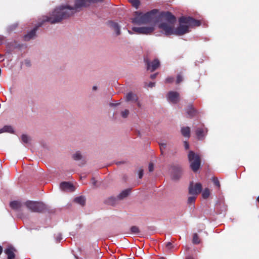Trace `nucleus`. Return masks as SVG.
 <instances>
[{
  "label": "nucleus",
  "instance_id": "49",
  "mask_svg": "<svg viewBox=\"0 0 259 259\" xmlns=\"http://www.w3.org/2000/svg\"><path fill=\"white\" fill-rule=\"evenodd\" d=\"M257 201L259 203V196L257 198Z\"/></svg>",
  "mask_w": 259,
  "mask_h": 259
},
{
  "label": "nucleus",
  "instance_id": "20",
  "mask_svg": "<svg viewBox=\"0 0 259 259\" xmlns=\"http://www.w3.org/2000/svg\"><path fill=\"white\" fill-rule=\"evenodd\" d=\"M74 202L81 205H84L85 202V198L82 196L76 197L74 200Z\"/></svg>",
  "mask_w": 259,
  "mask_h": 259
},
{
  "label": "nucleus",
  "instance_id": "51",
  "mask_svg": "<svg viewBox=\"0 0 259 259\" xmlns=\"http://www.w3.org/2000/svg\"><path fill=\"white\" fill-rule=\"evenodd\" d=\"M187 259H193V258L192 257H188Z\"/></svg>",
  "mask_w": 259,
  "mask_h": 259
},
{
  "label": "nucleus",
  "instance_id": "26",
  "mask_svg": "<svg viewBox=\"0 0 259 259\" xmlns=\"http://www.w3.org/2000/svg\"><path fill=\"white\" fill-rule=\"evenodd\" d=\"M192 242L194 244H199L200 243V239L196 233L193 234Z\"/></svg>",
  "mask_w": 259,
  "mask_h": 259
},
{
  "label": "nucleus",
  "instance_id": "32",
  "mask_svg": "<svg viewBox=\"0 0 259 259\" xmlns=\"http://www.w3.org/2000/svg\"><path fill=\"white\" fill-rule=\"evenodd\" d=\"M195 199H196V196H190L188 198V201L189 203H192L195 201Z\"/></svg>",
  "mask_w": 259,
  "mask_h": 259
},
{
  "label": "nucleus",
  "instance_id": "13",
  "mask_svg": "<svg viewBox=\"0 0 259 259\" xmlns=\"http://www.w3.org/2000/svg\"><path fill=\"white\" fill-rule=\"evenodd\" d=\"M125 100L127 102L135 103L138 101V97L136 94L130 92L126 94Z\"/></svg>",
  "mask_w": 259,
  "mask_h": 259
},
{
  "label": "nucleus",
  "instance_id": "39",
  "mask_svg": "<svg viewBox=\"0 0 259 259\" xmlns=\"http://www.w3.org/2000/svg\"><path fill=\"white\" fill-rule=\"evenodd\" d=\"M155 82H150L148 84V87H149L150 88H152L155 86Z\"/></svg>",
  "mask_w": 259,
  "mask_h": 259
},
{
  "label": "nucleus",
  "instance_id": "46",
  "mask_svg": "<svg viewBox=\"0 0 259 259\" xmlns=\"http://www.w3.org/2000/svg\"><path fill=\"white\" fill-rule=\"evenodd\" d=\"M97 89V87L96 86H94L93 87V90L96 91Z\"/></svg>",
  "mask_w": 259,
  "mask_h": 259
},
{
  "label": "nucleus",
  "instance_id": "34",
  "mask_svg": "<svg viewBox=\"0 0 259 259\" xmlns=\"http://www.w3.org/2000/svg\"><path fill=\"white\" fill-rule=\"evenodd\" d=\"M166 147V144L165 143H160V150L162 153H163V150L165 149Z\"/></svg>",
  "mask_w": 259,
  "mask_h": 259
},
{
  "label": "nucleus",
  "instance_id": "18",
  "mask_svg": "<svg viewBox=\"0 0 259 259\" xmlns=\"http://www.w3.org/2000/svg\"><path fill=\"white\" fill-rule=\"evenodd\" d=\"M8 132L10 133H13V129L10 125H5L3 128L0 129V134Z\"/></svg>",
  "mask_w": 259,
  "mask_h": 259
},
{
  "label": "nucleus",
  "instance_id": "42",
  "mask_svg": "<svg viewBox=\"0 0 259 259\" xmlns=\"http://www.w3.org/2000/svg\"><path fill=\"white\" fill-rule=\"evenodd\" d=\"M4 39V38L3 36H0V45H1L3 43Z\"/></svg>",
  "mask_w": 259,
  "mask_h": 259
},
{
  "label": "nucleus",
  "instance_id": "6",
  "mask_svg": "<svg viewBox=\"0 0 259 259\" xmlns=\"http://www.w3.org/2000/svg\"><path fill=\"white\" fill-rule=\"evenodd\" d=\"M132 30L138 34H150L154 30V26L149 27H134Z\"/></svg>",
  "mask_w": 259,
  "mask_h": 259
},
{
  "label": "nucleus",
  "instance_id": "1",
  "mask_svg": "<svg viewBox=\"0 0 259 259\" xmlns=\"http://www.w3.org/2000/svg\"><path fill=\"white\" fill-rule=\"evenodd\" d=\"M102 0H75L74 7L61 6L56 8L49 16H43L41 22H39L33 29L24 36L26 41L33 39L35 36L36 31L45 22H49L51 24L57 23L62 20L66 19L73 15L76 11L82 7L89 6L92 3L101 2Z\"/></svg>",
  "mask_w": 259,
  "mask_h": 259
},
{
  "label": "nucleus",
  "instance_id": "44",
  "mask_svg": "<svg viewBox=\"0 0 259 259\" xmlns=\"http://www.w3.org/2000/svg\"><path fill=\"white\" fill-rule=\"evenodd\" d=\"M92 183L94 186L96 185V181L94 178H93L92 180Z\"/></svg>",
  "mask_w": 259,
  "mask_h": 259
},
{
  "label": "nucleus",
  "instance_id": "21",
  "mask_svg": "<svg viewBox=\"0 0 259 259\" xmlns=\"http://www.w3.org/2000/svg\"><path fill=\"white\" fill-rule=\"evenodd\" d=\"M187 112L190 117H193L195 115L196 111L194 108L191 106L188 107Z\"/></svg>",
  "mask_w": 259,
  "mask_h": 259
},
{
  "label": "nucleus",
  "instance_id": "48",
  "mask_svg": "<svg viewBox=\"0 0 259 259\" xmlns=\"http://www.w3.org/2000/svg\"><path fill=\"white\" fill-rule=\"evenodd\" d=\"M26 63L27 64V65H29V62H27V61H26Z\"/></svg>",
  "mask_w": 259,
  "mask_h": 259
},
{
  "label": "nucleus",
  "instance_id": "9",
  "mask_svg": "<svg viewBox=\"0 0 259 259\" xmlns=\"http://www.w3.org/2000/svg\"><path fill=\"white\" fill-rule=\"evenodd\" d=\"M5 253L7 255V259H15L17 250L12 246H9L4 250Z\"/></svg>",
  "mask_w": 259,
  "mask_h": 259
},
{
  "label": "nucleus",
  "instance_id": "10",
  "mask_svg": "<svg viewBox=\"0 0 259 259\" xmlns=\"http://www.w3.org/2000/svg\"><path fill=\"white\" fill-rule=\"evenodd\" d=\"M207 132V129L202 125L197 127L195 131L197 138L198 140H203L206 136Z\"/></svg>",
  "mask_w": 259,
  "mask_h": 259
},
{
  "label": "nucleus",
  "instance_id": "23",
  "mask_svg": "<svg viewBox=\"0 0 259 259\" xmlns=\"http://www.w3.org/2000/svg\"><path fill=\"white\" fill-rule=\"evenodd\" d=\"M130 230L131 233L134 234H138L140 232L139 227L135 226H132Z\"/></svg>",
  "mask_w": 259,
  "mask_h": 259
},
{
  "label": "nucleus",
  "instance_id": "47",
  "mask_svg": "<svg viewBox=\"0 0 259 259\" xmlns=\"http://www.w3.org/2000/svg\"><path fill=\"white\" fill-rule=\"evenodd\" d=\"M119 104V103H117V104H112V105H114V106H116V105H118Z\"/></svg>",
  "mask_w": 259,
  "mask_h": 259
},
{
  "label": "nucleus",
  "instance_id": "29",
  "mask_svg": "<svg viewBox=\"0 0 259 259\" xmlns=\"http://www.w3.org/2000/svg\"><path fill=\"white\" fill-rule=\"evenodd\" d=\"M183 76H182V75L178 74L177 77L176 83L177 84H179L180 82H181L183 81Z\"/></svg>",
  "mask_w": 259,
  "mask_h": 259
},
{
  "label": "nucleus",
  "instance_id": "45",
  "mask_svg": "<svg viewBox=\"0 0 259 259\" xmlns=\"http://www.w3.org/2000/svg\"><path fill=\"white\" fill-rule=\"evenodd\" d=\"M3 252V248L0 245V255L2 254Z\"/></svg>",
  "mask_w": 259,
  "mask_h": 259
},
{
  "label": "nucleus",
  "instance_id": "22",
  "mask_svg": "<svg viewBox=\"0 0 259 259\" xmlns=\"http://www.w3.org/2000/svg\"><path fill=\"white\" fill-rule=\"evenodd\" d=\"M82 155L80 152L77 151L74 154H73L72 157L75 160H79L82 158Z\"/></svg>",
  "mask_w": 259,
  "mask_h": 259
},
{
  "label": "nucleus",
  "instance_id": "4",
  "mask_svg": "<svg viewBox=\"0 0 259 259\" xmlns=\"http://www.w3.org/2000/svg\"><path fill=\"white\" fill-rule=\"evenodd\" d=\"M188 159L192 170L194 172L197 171L199 169L201 164L200 156L193 151H190L188 154Z\"/></svg>",
  "mask_w": 259,
  "mask_h": 259
},
{
  "label": "nucleus",
  "instance_id": "33",
  "mask_svg": "<svg viewBox=\"0 0 259 259\" xmlns=\"http://www.w3.org/2000/svg\"><path fill=\"white\" fill-rule=\"evenodd\" d=\"M165 247L167 249H170L172 247V243L170 242H167L165 244Z\"/></svg>",
  "mask_w": 259,
  "mask_h": 259
},
{
  "label": "nucleus",
  "instance_id": "31",
  "mask_svg": "<svg viewBox=\"0 0 259 259\" xmlns=\"http://www.w3.org/2000/svg\"><path fill=\"white\" fill-rule=\"evenodd\" d=\"M115 199L113 197L109 198L107 201V203L109 204L114 205L115 204Z\"/></svg>",
  "mask_w": 259,
  "mask_h": 259
},
{
  "label": "nucleus",
  "instance_id": "30",
  "mask_svg": "<svg viewBox=\"0 0 259 259\" xmlns=\"http://www.w3.org/2000/svg\"><path fill=\"white\" fill-rule=\"evenodd\" d=\"M212 181L215 185H216L218 187H220V184L219 180L217 178H213Z\"/></svg>",
  "mask_w": 259,
  "mask_h": 259
},
{
  "label": "nucleus",
  "instance_id": "27",
  "mask_svg": "<svg viewBox=\"0 0 259 259\" xmlns=\"http://www.w3.org/2000/svg\"><path fill=\"white\" fill-rule=\"evenodd\" d=\"M21 140L23 143H28L30 140V138L26 135H23L21 136Z\"/></svg>",
  "mask_w": 259,
  "mask_h": 259
},
{
  "label": "nucleus",
  "instance_id": "36",
  "mask_svg": "<svg viewBox=\"0 0 259 259\" xmlns=\"http://www.w3.org/2000/svg\"><path fill=\"white\" fill-rule=\"evenodd\" d=\"M174 81V78L171 77H168L165 79V83H171Z\"/></svg>",
  "mask_w": 259,
  "mask_h": 259
},
{
  "label": "nucleus",
  "instance_id": "43",
  "mask_svg": "<svg viewBox=\"0 0 259 259\" xmlns=\"http://www.w3.org/2000/svg\"><path fill=\"white\" fill-rule=\"evenodd\" d=\"M135 103H137V106L139 107H141V103L138 100L137 102H136Z\"/></svg>",
  "mask_w": 259,
  "mask_h": 259
},
{
  "label": "nucleus",
  "instance_id": "8",
  "mask_svg": "<svg viewBox=\"0 0 259 259\" xmlns=\"http://www.w3.org/2000/svg\"><path fill=\"white\" fill-rule=\"evenodd\" d=\"M201 190L202 185L200 183H196L194 185L191 183L189 187V194L193 195H198Z\"/></svg>",
  "mask_w": 259,
  "mask_h": 259
},
{
  "label": "nucleus",
  "instance_id": "24",
  "mask_svg": "<svg viewBox=\"0 0 259 259\" xmlns=\"http://www.w3.org/2000/svg\"><path fill=\"white\" fill-rule=\"evenodd\" d=\"M130 2L132 4V6L136 8V9H138L140 4V2L139 0H129Z\"/></svg>",
  "mask_w": 259,
  "mask_h": 259
},
{
  "label": "nucleus",
  "instance_id": "12",
  "mask_svg": "<svg viewBox=\"0 0 259 259\" xmlns=\"http://www.w3.org/2000/svg\"><path fill=\"white\" fill-rule=\"evenodd\" d=\"M60 189L65 191L73 192L74 191L73 185L69 182H62L60 185Z\"/></svg>",
  "mask_w": 259,
  "mask_h": 259
},
{
  "label": "nucleus",
  "instance_id": "2",
  "mask_svg": "<svg viewBox=\"0 0 259 259\" xmlns=\"http://www.w3.org/2000/svg\"><path fill=\"white\" fill-rule=\"evenodd\" d=\"M159 18L161 20V22L159 24L158 27L166 35L175 34L182 35L189 32L190 27L199 26L200 25L199 21L192 17H182L179 19V26L175 29L176 19L170 13H162L159 16Z\"/></svg>",
  "mask_w": 259,
  "mask_h": 259
},
{
  "label": "nucleus",
  "instance_id": "14",
  "mask_svg": "<svg viewBox=\"0 0 259 259\" xmlns=\"http://www.w3.org/2000/svg\"><path fill=\"white\" fill-rule=\"evenodd\" d=\"M108 25L109 27L115 32L116 35L120 34V27L117 23L113 21H110Z\"/></svg>",
  "mask_w": 259,
  "mask_h": 259
},
{
  "label": "nucleus",
  "instance_id": "7",
  "mask_svg": "<svg viewBox=\"0 0 259 259\" xmlns=\"http://www.w3.org/2000/svg\"><path fill=\"white\" fill-rule=\"evenodd\" d=\"M144 60L147 65V70L150 71L151 72L154 71L160 66V61L157 59H155L151 62L146 58L144 59Z\"/></svg>",
  "mask_w": 259,
  "mask_h": 259
},
{
  "label": "nucleus",
  "instance_id": "11",
  "mask_svg": "<svg viewBox=\"0 0 259 259\" xmlns=\"http://www.w3.org/2000/svg\"><path fill=\"white\" fill-rule=\"evenodd\" d=\"M167 98L169 102L173 103H177L180 101V95L177 92L171 91L167 94Z\"/></svg>",
  "mask_w": 259,
  "mask_h": 259
},
{
  "label": "nucleus",
  "instance_id": "35",
  "mask_svg": "<svg viewBox=\"0 0 259 259\" xmlns=\"http://www.w3.org/2000/svg\"><path fill=\"white\" fill-rule=\"evenodd\" d=\"M148 169L150 172H152L154 170V165L152 163H150L148 166Z\"/></svg>",
  "mask_w": 259,
  "mask_h": 259
},
{
  "label": "nucleus",
  "instance_id": "37",
  "mask_svg": "<svg viewBox=\"0 0 259 259\" xmlns=\"http://www.w3.org/2000/svg\"><path fill=\"white\" fill-rule=\"evenodd\" d=\"M139 178L141 179L143 176V169L141 168L139 171Z\"/></svg>",
  "mask_w": 259,
  "mask_h": 259
},
{
  "label": "nucleus",
  "instance_id": "25",
  "mask_svg": "<svg viewBox=\"0 0 259 259\" xmlns=\"http://www.w3.org/2000/svg\"><path fill=\"white\" fill-rule=\"evenodd\" d=\"M202 197L204 199L207 198L210 195V191L208 188H206L202 192Z\"/></svg>",
  "mask_w": 259,
  "mask_h": 259
},
{
  "label": "nucleus",
  "instance_id": "5",
  "mask_svg": "<svg viewBox=\"0 0 259 259\" xmlns=\"http://www.w3.org/2000/svg\"><path fill=\"white\" fill-rule=\"evenodd\" d=\"M26 207L32 212H42L46 209V205L41 202L27 201L25 203Z\"/></svg>",
  "mask_w": 259,
  "mask_h": 259
},
{
  "label": "nucleus",
  "instance_id": "17",
  "mask_svg": "<svg viewBox=\"0 0 259 259\" xmlns=\"http://www.w3.org/2000/svg\"><path fill=\"white\" fill-rule=\"evenodd\" d=\"M181 133L183 136L189 138L190 136V128L189 127H183L181 128Z\"/></svg>",
  "mask_w": 259,
  "mask_h": 259
},
{
  "label": "nucleus",
  "instance_id": "15",
  "mask_svg": "<svg viewBox=\"0 0 259 259\" xmlns=\"http://www.w3.org/2000/svg\"><path fill=\"white\" fill-rule=\"evenodd\" d=\"M182 171L180 167H174L171 174V179L174 180H179L182 176Z\"/></svg>",
  "mask_w": 259,
  "mask_h": 259
},
{
  "label": "nucleus",
  "instance_id": "38",
  "mask_svg": "<svg viewBox=\"0 0 259 259\" xmlns=\"http://www.w3.org/2000/svg\"><path fill=\"white\" fill-rule=\"evenodd\" d=\"M56 238L58 241H60V240H61L62 239L61 234H57V235L56 237Z\"/></svg>",
  "mask_w": 259,
  "mask_h": 259
},
{
  "label": "nucleus",
  "instance_id": "3",
  "mask_svg": "<svg viewBox=\"0 0 259 259\" xmlns=\"http://www.w3.org/2000/svg\"><path fill=\"white\" fill-rule=\"evenodd\" d=\"M156 10H153L144 14H140L133 20V22L138 24H146L148 23L155 24L158 21L156 14Z\"/></svg>",
  "mask_w": 259,
  "mask_h": 259
},
{
  "label": "nucleus",
  "instance_id": "50",
  "mask_svg": "<svg viewBox=\"0 0 259 259\" xmlns=\"http://www.w3.org/2000/svg\"><path fill=\"white\" fill-rule=\"evenodd\" d=\"M128 32L130 33V34H132L133 33L131 32V31L130 30H128Z\"/></svg>",
  "mask_w": 259,
  "mask_h": 259
},
{
  "label": "nucleus",
  "instance_id": "19",
  "mask_svg": "<svg viewBox=\"0 0 259 259\" xmlns=\"http://www.w3.org/2000/svg\"><path fill=\"white\" fill-rule=\"evenodd\" d=\"M21 203L17 201H14L10 203V206L14 209H18L21 207Z\"/></svg>",
  "mask_w": 259,
  "mask_h": 259
},
{
  "label": "nucleus",
  "instance_id": "52",
  "mask_svg": "<svg viewBox=\"0 0 259 259\" xmlns=\"http://www.w3.org/2000/svg\"><path fill=\"white\" fill-rule=\"evenodd\" d=\"M159 259H165V258H163V257H161V258H159Z\"/></svg>",
  "mask_w": 259,
  "mask_h": 259
},
{
  "label": "nucleus",
  "instance_id": "41",
  "mask_svg": "<svg viewBox=\"0 0 259 259\" xmlns=\"http://www.w3.org/2000/svg\"><path fill=\"white\" fill-rule=\"evenodd\" d=\"M157 76V73H155V74H152L150 76V78L151 79H154Z\"/></svg>",
  "mask_w": 259,
  "mask_h": 259
},
{
  "label": "nucleus",
  "instance_id": "16",
  "mask_svg": "<svg viewBox=\"0 0 259 259\" xmlns=\"http://www.w3.org/2000/svg\"><path fill=\"white\" fill-rule=\"evenodd\" d=\"M131 189H127L122 191L117 196L118 199L121 200L126 197L130 193Z\"/></svg>",
  "mask_w": 259,
  "mask_h": 259
},
{
  "label": "nucleus",
  "instance_id": "28",
  "mask_svg": "<svg viewBox=\"0 0 259 259\" xmlns=\"http://www.w3.org/2000/svg\"><path fill=\"white\" fill-rule=\"evenodd\" d=\"M128 114H129V111H128V110H127V109H125L121 112V116L123 118H126L128 116Z\"/></svg>",
  "mask_w": 259,
  "mask_h": 259
},
{
  "label": "nucleus",
  "instance_id": "40",
  "mask_svg": "<svg viewBox=\"0 0 259 259\" xmlns=\"http://www.w3.org/2000/svg\"><path fill=\"white\" fill-rule=\"evenodd\" d=\"M184 147L185 149H188L189 147V144L187 142H184Z\"/></svg>",
  "mask_w": 259,
  "mask_h": 259
}]
</instances>
